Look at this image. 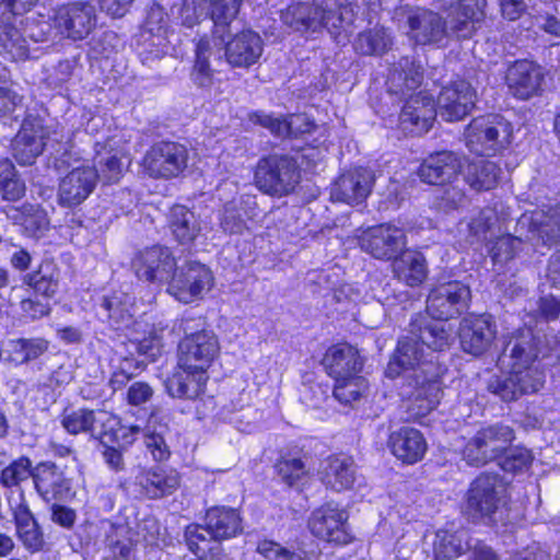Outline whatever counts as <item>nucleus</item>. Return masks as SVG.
Listing matches in <instances>:
<instances>
[{"label": "nucleus", "instance_id": "nucleus-10", "mask_svg": "<svg viewBox=\"0 0 560 560\" xmlns=\"http://www.w3.org/2000/svg\"><path fill=\"white\" fill-rule=\"evenodd\" d=\"M513 440L514 431L509 425L482 428L465 445L463 457L469 465H485L503 454Z\"/></svg>", "mask_w": 560, "mask_h": 560}, {"label": "nucleus", "instance_id": "nucleus-5", "mask_svg": "<svg viewBox=\"0 0 560 560\" xmlns=\"http://www.w3.org/2000/svg\"><path fill=\"white\" fill-rule=\"evenodd\" d=\"M55 166L59 171L70 168L59 179L57 199L60 206L73 208L80 206L93 192L98 182L95 165L82 160L80 152L67 137L65 144L54 149Z\"/></svg>", "mask_w": 560, "mask_h": 560}, {"label": "nucleus", "instance_id": "nucleus-42", "mask_svg": "<svg viewBox=\"0 0 560 560\" xmlns=\"http://www.w3.org/2000/svg\"><path fill=\"white\" fill-rule=\"evenodd\" d=\"M2 16L4 20L0 21V56L9 61L25 59L28 55L26 39L10 22L11 18Z\"/></svg>", "mask_w": 560, "mask_h": 560}, {"label": "nucleus", "instance_id": "nucleus-19", "mask_svg": "<svg viewBox=\"0 0 560 560\" xmlns=\"http://www.w3.org/2000/svg\"><path fill=\"white\" fill-rule=\"evenodd\" d=\"M55 25L66 37L81 40L96 25V8L86 1L71 2L62 5L55 14Z\"/></svg>", "mask_w": 560, "mask_h": 560}, {"label": "nucleus", "instance_id": "nucleus-25", "mask_svg": "<svg viewBox=\"0 0 560 560\" xmlns=\"http://www.w3.org/2000/svg\"><path fill=\"white\" fill-rule=\"evenodd\" d=\"M410 36L417 44H439L447 37L446 21L431 10L417 8L407 16Z\"/></svg>", "mask_w": 560, "mask_h": 560}, {"label": "nucleus", "instance_id": "nucleus-58", "mask_svg": "<svg viewBox=\"0 0 560 560\" xmlns=\"http://www.w3.org/2000/svg\"><path fill=\"white\" fill-rule=\"evenodd\" d=\"M26 218L23 221V232L30 237H39L48 228L46 214L34 206L26 207Z\"/></svg>", "mask_w": 560, "mask_h": 560}, {"label": "nucleus", "instance_id": "nucleus-61", "mask_svg": "<svg viewBox=\"0 0 560 560\" xmlns=\"http://www.w3.org/2000/svg\"><path fill=\"white\" fill-rule=\"evenodd\" d=\"M98 179L103 178L107 184L117 182L122 172L121 161L114 154H107L98 160Z\"/></svg>", "mask_w": 560, "mask_h": 560}, {"label": "nucleus", "instance_id": "nucleus-32", "mask_svg": "<svg viewBox=\"0 0 560 560\" xmlns=\"http://www.w3.org/2000/svg\"><path fill=\"white\" fill-rule=\"evenodd\" d=\"M135 485L144 497L160 499L172 494L178 488L179 477L175 471L152 467L140 470L136 476Z\"/></svg>", "mask_w": 560, "mask_h": 560}, {"label": "nucleus", "instance_id": "nucleus-35", "mask_svg": "<svg viewBox=\"0 0 560 560\" xmlns=\"http://www.w3.org/2000/svg\"><path fill=\"white\" fill-rule=\"evenodd\" d=\"M241 522L236 510L228 508H211L205 517L208 535L213 541H222L238 535L242 532Z\"/></svg>", "mask_w": 560, "mask_h": 560}, {"label": "nucleus", "instance_id": "nucleus-34", "mask_svg": "<svg viewBox=\"0 0 560 560\" xmlns=\"http://www.w3.org/2000/svg\"><path fill=\"white\" fill-rule=\"evenodd\" d=\"M486 3V0H475L472 4L463 3L446 22L447 36L454 35L458 39L470 38L485 20Z\"/></svg>", "mask_w": 560, "mask_h": 560}, {"label": "nucleus", "instance_id": "nucleus-39", "mask_svg": "<svg viewBox=\"0 0 560 560\" xmlns=\"http://www.w3.org/2000/svg\"><path fill=\"white\" fill-rule=\"evenodd\" d=\"M248 117L253 124L260 125L269 129L271 133L279 137H296L300 133L308 132L311 130L310 124H305L306 118L302 115H293L287 120L256 112L249 114Z\"/></svg>", "mask_w": 560, "mask_h": 560}, {"label": "nucleus", "instance_id": "nucleus-18", "mask_svg": "<svg viewBox=\"0 0 560 560\" xmlns=\"http://www.w3.org/2000/svg\"><path fill=\"white\" fill-rule=\"evenodd\" d=\"M349 514L337 504L327 503L316 509L310 520L308 527L314 536L327 542L346 545L351 541L347 521Z\"/></svg>", "mask_w": 560, "mask_h": 560}, {"label": "nucleus", "instance_id": "nucleus-63", "mask_svg": "<svg viewBox=\"0 0 560 560\" xmlns=\"http://www.w3.org/2000/svg\"><path fill=\"white\" fill-rule=\"evenodd\" d=\"M154 394L153 388L145 382H133L126 394V400L131 406H141L148 402Z\"/></svg>", "mask_w": 560, "mask_h": 560}, {"label": "nucleus", "instance_id": "nucleus-22", "mask_svg": "<svg viewBox=\"0 0 560 560\" xmlns=\"http://www.w3.org/2000/svg\"><path fill=\"white\" fill-rule=\"evenodd\" d=\"M375 176L365 167L350 170L335 182L331 187L332 201L343 202L350 206L361 205L372 191Z\"/></svg>", "mask_w": 560, "mask_h": 560}, {"label": "nucleus", "instance_id": "nucleus-55", "mask_svg": "<svg viewBox=\"0 0 560 560\" xmlns=\"http://www.w3.org/2000/svg\"><path fill=\"white\" fill-rule=\"evenodd\" d=\"M167 329L168 324L163 320L153 323L152 327L147 332L148 335L138 341L137 349L139 353L147 355L151 360H155L161 354L164 332Z\"/></svg>", "mask_w": 560, "mask_h": 560}, {"label": "nucleus", "instance_id": "nucleus-7", "mask_svg": "<svg viewBox=\"0 0 560 560\" xmlns=\"http://www.w3.org/2000/svg\"><path fill=\"white\" fill-rule=\"evenodd\" d=\"M512 125L499 115L480 116L468 125L467 148L479 155H494L505 149L512 139Z\"/></svg>", "mask_w": 560, "mask_h": 560}, {"label": "nucleus", "instance_id": "nucleus-16", "mask_svg": "<svg viewBox=\"0 0 560 560\" xmlns=\"http://www.w3.org/2000/svg\"><path fill=\"white\" fill-rule=\"evenodd\" d=\"M504 488L497 475L481 474L467 492L466 510L474 521L491 517L498 510Z\"/></svg>", "mask_w": 560, "mask_h": 560}, {"label": "nucleus", "instance_id": "nucleus-64", "mask_svg": "<svg viewBox=\"0 0 560 560\" xmlns=\"http://www.w3.org/2000/svg\"><path fill=\"white\" fill-rule=\"evenodd\" d=\"M11 510L16 532L37 523L23 495L21 497V501L12 506Z\"/></svg>", "mask_w": 560, "mask_h": 560}, {"label": "nucleus", "instance_id": "nucleus-41", "mask_svg": "<svg viewBox=\"0 0 560 560\" xmlns=\"http://www.w3.org/2000/svg\"><path fill=\"white\" fill-rule=\"evenodd\" d=\"M393 270L398 280L409 287H416L427 277L424 257L420 253L402 252L393 264Z\"/></svg>", "mask_w": 560, "mask_h": 560}, {"label": "nucleus", "instance_id": "nucleus-21", "mask_svg": "<svg viewBox=\"0 0 560 560\" xmlns=\"http://www.w3.org/2000/svg\"><path fill=\"white\" fill-rule=\"evenodd\" d=\"M466 164L464 156L453 151H440L427 156L418 167L417 175L429 185L453 184Z\"/></svg>", "mask_w": 560, "mask_h": 560}, {"label": "nucleus", "instance_id": "nucleus-37", "mask_svg": "<svg viewBox=\"0 0 560 560\" xmlns=\"http://www.w3.org/2000/svg\"><path fill=\"white\" fill-rule=\"evenodd\" d=\"M320 475L326 487L335 491L349 489L355 479L354 462L350 457H329L322 464Z\"/></svg>", "mask_w": 560, "mask_h": 560}, {"label": "nucleus", "instance_id": "nucleus-48", "mask_svg": "<svg viewBox=\"0 0 560 560\" xmlns=\"http://www.w3.org/2000/svg\"><path fill=\"white\" fill-rule=\"evenodd\" d=\"M256 551L266 560H317L318 555L301 547L283 546L273 540H260Z\"/></svg>", "mask_w": 560, "mask_h": 560}, {"label": "nucleus", "instance_id": "nucleus-56", "mask_svg": "<svg viewBox=\"0 0 560 560\" xmlns=\"http://www.w3.org/2000/svg\"><path fill=\"white\" fill-rule=\"evenodd\" d=\"M522 243L511 234H505L497 238L490 249L491 258L494 264H504L513 259L520 250Z\"/></svg>", "mask_w": 560, "mask_h": 560}, {"label": "nucleus", "instance_id": "nucleus-44", "mask_svg": "<svg viewBox=\"0 0 560 560\" xmlns=\"http://www.w3.org/2000/svg\"><path fill=\"white\" fill-rule=\"evenodd\" d=\"M500 174L501 170L494 162L479 160L467 164L464 178L475 190H489L495 187Z\"/></svg>", "mask_w": 560, "mask_h": 560}, {"label": "nucleus", "instance_id": "nucleus-57", "mask_svg": "<svg viewBox=\"0 0 560 560\" xmlns=\"http://www.w3.org/2000/svg\"><path fill=\"white\" fill-rule=\"evenodd\" d=\"M278 474L289 486H294L307 472L301 458L288 457L277 464Z\"/></svg>", "mask_w": 560, "mask_h": 560}, {"label": "nucleus", "instance_id": "nucleus-62", "mask_svg": "<svg viewBox=\"0 0 560 560\" xmlns=\"http://www.w3.org/2000/svg\"><path fill=\"white\" fill-rule=\"evenodd\" d=\"M185 538L189 550L196 555L206 550V548L201 546L202 542L212 540L208 535L207 523H205L203 526L196 524L187 526Z\"/></svg>", "mask_w": 560, "mask_h": 560}, {"label": "nucleus", "instance_id": "nucleus-60", "mask_svg": "<svg viewBox=\"0 0 560 560\" xmlns=\"http://www.w3.org/2000/svg\"><path fill=\"white\" fill-rule=\"evenodd\" d=\"M18 538L31 553L39 552L45 547L44 533L38 523L16 532Z\"/></svg>", "mask_w": 560, "mask_h": 560}, {"label": "nucleus", "instance_id": "nucleus-15", "mask_svg": "<svg viewBox=\"0 0 560 560\" xmlns=\"http://www.w3.org/2000/svg\"><path fill=\"white\" fill-rule=\"evenodd\" d=\"M361 249L376 259H396L406 248L407 238L404 230L392 225L372 226L359 236Z\"/></svg>", "mask_w": 560, "mask_h": 560}, {"label": "nucleus", "instance_id": "nucleus-9", "mask_svg": "<svg viewBox=\"0 0 560 560\" xmlns=\"http://www.w3.org/2000/svg\"><path fill=\"white\" fill-rule=\"evenodd\" d=\"M59 133L50 131L40 117L28 115L11 143L12 154L20 165H32L35 160L43 153L44 148L51 142L57 144H65L62 139L63 135L58 138Z\"/></svg>", "mask_w": 560, "mask_h": 560}, {"label": "nucleus", "instance_id": "nucleus-20", "mask_svg": "<svg viewBox=\"0 0 560 560\" xmlns=\"http://www.w3.org/2000/svg\"><path fill=\"white\" fill-rule=\"evenodd\" d=\"M118 424L119 419L110 412L86 408L65 412L61 418L62 428L72 435L86 433L93 438H105Z\"/></svg>", "mask_w": 560, "mask_h": 560}, {"label": "nucleus", "instance_id": "nucleus-38", "mask_svg": "<svg viewBox=\"0 0 560 560\" xmlns=\"http://www.w3.org/2000/svg\"><path fill=\"white\" fill-rule=\"evenodd\" d=\"M48 350V341L43 338L10 339L5 345L4 363L21 365L36 360Z\"/></svg>", "mask_w": 560, "mask_h": 560}, {"label": "nucleus", "instance_id": "nucleus-24", "mask_svg": "<svg viewBox=\"0 0 560 560\" xmlns=\"http://www.w3.org/2000/svg\"><path fill=\"white\" fill-rule=\"evenodd\" d=\"M475 100L476 93L467 81H454L439 94V113L447 121L460 120L471 110Z\"/></svg>", "mask_w": 560, "mask_h": 560}, {"label": "nucleus", "instance_id": "nucleus-23", "mask_svg": "<svg viewBox=\"0 0 560 560\" xmlns=\"http://www.w3.org/2000/svg\"><path fill=\"white\" fill-rule=\"evenodd\" d=\"M462 349L475 357L481 355L492 346L497 326L489 315L465 317L458 330Z\"/></svg>", "mask_w": 560, "mask_h": 560}, {"label": "nucleus", "instance_id": "nucleus-13", "mask_svg": "<svg viewBox=\"0 0 560 560\" xmlns=\"http://www.w3.org/2000/svg\"><path fill=\"white\" fill-rule=\"evenodd\" d=\"M470 290L460 281H447L431 289L427 299V310L438 323L460 315L468 308Z\"/></svg>", "mask_w": 560, "mask_h": 560}, {"label": "nucleus", "instance_id": "nucleus-51", "mask_svg": "<svg viewBox=\"0 0 560 560\" xmlns=\"http://www.w3.org/2000/svg\"><path fill=\"white\" fill-rule=\"evenodd\" d=\"M368 392V382L358 375L335 381L334 396L343 405H352Z\"/></svg>", "mask_w": 560, "mask_h": 560}, {"label": "nucleus", "instance_id": "nucleus-30", "mask_svg": "<svg viewBox=\"0 0 560 560\" xmlns=\"http://www.w3.org/2000/svg\"><path fill=\"white\" fill-rule=\"evenodd\" d=\"M208 378V373L177 365L173 374L165 381V388L173 398L192 400L205 392Z\"/></svg>", "mask_w": 560, "mask_h": 560}, {"label": "nucleus", "instance_id": "nucleus-47", "mask_svg": "<svg viewBox=\"0 0 560 560\" xmlns=\"http://www.w3.org/2000/svg\"><path fill=\"white\" fill-rule=\"evenodd\" d=\"M393 45L389 32L383 26H375L358 35L353 47L357 52L365 56L383 55Z\"/></svg>", "mask_w": 560, "mask_h": 560}, {"label": "nucleus", "instance_id": "nucleus-59", "mask_svg": "<svg viewBox=\"0 0 560 560\" xmlns=\"http://www.w3.org/2000/svg\"><path fill=\"white\" fill-rule=\"evenodd\" d=\"M505 452L506 455L500 464L505 471L523 470L527 468L533 460L530 452L524 447H514Z\"/></svg>", "mask_w": 560, "mask_h": 560}, {"label": "nucleus", "instance_id": "nucleus-14", "mask_svg": "<svg viewBox=\"0 0 560 560\" xmlns=\"http://www.w3.org/2000/svg\"><path fill=\"white\" fill-rule=\"evenodd\" d=\"M521 243L530 242L534 245H553L560 242V209L545 215L544 211L523 213L515 225V235Z\"/></svg>", "mask_w": 560, "mask_h": 560}, {"label": "nucleus", "instance_id": "nucleus-53", "mask_svg": "<svg viewBox=\"0 0 560 560\" xmlns=\"http://www.w3.org/2000/svg\"><path fill=\"white\" fill-rule=\"evenodd\" d=\"M34 468L28 457L21 456L15 460L9 462L2 468L0 474V483L5 488L19 487L21 482L27 480L30 477L33 479Z\"/></svg>", "mask_w": 560, "mask_h": 560}, {"label": "nucleus", "instance_id": "nucleus-27", "mask_svg": "<svg viewBox=\"0 0 560 560\" xmlns=\"http://www.w3.org/2000/svg\"><path fill=\"white\" fill-rule=\"evenodd\" d=\"M505 80L509 90L515 97L527 100L540 90L544 72L535 62L523 59L509 67Z\"/></svg>", "mask_w": 560, "mask_h": 560}, {"label": "nucleus", "instance_id": "nucleus-1", "mask_svg": "<svg viewBox=\"0 0 560 560\" xmlns=\"http://www.w3.org/2000/svg\"><path fill=\"white\" fill-rule=\"evenodd\" d=\"M446 326L443 323H412L409 335L398 341L385 371L390 378L402 375L400 396L410 402L409 409L418 417L435 409L442 396L441 376L445 368L433 352L450 346L452 334Z\"/></svg>", "mask_w": 560, "mask_h": 560}, {"label": "nucleus", "instance_id": "nucleus-33", "mask_svg": "<svg viewBox=\"0 0 560 560\" xmlns=\"http://www.w3.org/2000/svg\"><path fill=\"white\" fill-rule=\"evenodd\" d=\"M388 446L395 457L406 464L422 459L427 452V442L416 429L404 427L390 434Z\"/></svg>", "mask_w": 560, "mask_h": 560}, {"label": "nucleus", "instance_id": "nucleus-45", "mask_svg": "<svg viewBox=\"0 0 560 560\" xmlns=\"http://www.w3.org/2000/svg\"><path fill=\"white\" fill-rule=\"evenodd\" d=\"M468 548L465 532L440 529L435 533L433 555L435 560H454Z\"/></svg>", "mask_w": 560, "mask_h": 560}, {"label": "nucleus", "instance_id": "nucleus-52", "mask_svg": "<svg viewBox=\"0 0 560 560\" xmlns=\"http://www.w3.org/2000/svg\"><path fill=\"white\" fill-rule=\"evenodd\" d=\"M100 307L103 311L104 318L116 329L128 326L130 323L131 313L126 299L122 300V296L116 294L104 296Z\"/></svg>", "mask_w": 560, "mask_h": 560}, {"label": "nucleus", "instance_id": "nucleus-40", "mask_svg": "<svg viewBox=\"0 0 560 560\" xmlns=\"http://www.w3.org/2000/svg\"><path fill=\"white\" fill-rule=\"evenodd\" d=\"M167 223L174 237L182 244L191 243L200 233L195 213L182 205L170 209Z\"/></svg>", "mask_w": 560, "mask_h": 560}, {"label": "nucleus", "instance_id": "nucleus-8", "mask_svg": "<svg viewBox=\"0 0 560 560\" xmlns=\"http://www.w3.org/2000/svg\"><path fill=\"white\" fill-rule=\"evenodd\" d=\"M254 180L256 187L265 194L288 195L300 182L299 166L288 155H269L258 161Z\"/></svg>", "mask_w": 560, "mask_h": 560}, {"label": "nucleus", "instance_id": "nucleus-26", "mask_svg": "<svg viewBox=\"0 0 560 560\" xmlns=\"http://www.w3.org/2000/svg\"><path fill=\"white\" fill-rule=\"evenodd\" d=\"M230 34H224L222 54L232 67L248 68L256 63L262 54V40L253 31H244L226 40Z\"/></svg>", "mask_w": 560, "mask_h": 560}, {"label": "nucleus", "instance_id": "nucleus-49", "mask_svg": "<svg viewBox=\"0 0 560 560\" xmlns=\"http://www.w3.org/2000/svg\"><path fill=\"white\" fill-rule=\"evenodd\" d=\"M242 0H213L211 5V18L213 32L210 37L219 35L224 42V34H230L229 25L236 18Z\"/></svg>", "mask_w": 560, "mask_h": 560}, {"label": "nucleus", "instance_id": "nucleus-6", "mask_svg": "<svg viewBox=\"0 0 560 560\" xmlns=\"http://www.w3.org/2000/svg\"><path fill=\"white\" fill-rule=\"evenodd\" d=\"M171 331L185 335L178 343V366L208 373L220 352L215 334L203 328L201 318L195 317L180 318Z\"/></svg>", "mask_w": 560, "mask_h": 560}, {"label": "nucleus", "instance_id": "nucleus-12", "mask_svg": "<svg viewBox=\"0 0 560 560\" xmlns=\"http://www.w3.org/2000/svg\"><path fill=\"white\" fill-rule=\"evenodd\" d=\"M213 284L212 272L205 265L187 261L177 266L167 285V292L182 303H191L201 299Z\"/></svg>", "mask_w": 560, "mask_h": 560}, {"label": "nucleus", "instance_id": "nucleus-28", "mask_svg": "<svg viewBox=\"0 0 560 560\" xmlns=\"http://www.w3.org/2000/svg\"><path fill=\"white\" fill-rule=\"evenodd\" d=\"M33 482L36 492L45 502L63 500L70 489V480L51 462H42L34 467Z\"/></svg>", "mask_w": 560, "mask_h": 560}, {"label": "nucleus", "instance_id": "nucleus-2", "mask_svg": "<svg viewBox=\"0 0 560 560\" xmlns=\"http://www.w3.org/2000/svg\"><path fill=\"white\" fill-rule=\"evenodd\" d=\"M423 80V68L413 57H401L390 65L387 89L390 94L407 97L400 116V128L405 132L422 135L430 130L436 116L433 97L427 92H415Z\"/></svg>", "mask_w": 560, "mask_h": 560}, {"label": "nucleus", "instance_id": "nucleus-4", "mask_svg": "<svg viewBox=\"0 0 560 560\" xmlns=\"http://www.w3.org/2000/svg\"><path fill=\"white\" fill-rule=\"evenodd\" d=\"M539 355L549 359L552 364L560 361V340L557 336H545L544 340H536L532 331L526 329L510 338L499 358L500 363L522 378L525 386L535 385L538 380L539 384L526 392V395L537 393L544 386L542 370L533 365Z\"/></svg>", "mask_w": 560, "mask_h": 560}, {"label": "nucleus", "instance_id": "nucleus-17", "mask_svg": "<svg viewBox=\"0 0 560 560\" xmlns=\"http://www.w3.org/2000/svg\"><path fill=\"white\" fill-rule=\"evenodd\" d=\"M132 268L140 280L151 283H167L168 285L177 264L170 248L152 246L136 255Z\"/></svg>", "mask_w": 560, "mask_h": 560}, {"label": "nucleus", "instance_id": "nucleus-50", "mask_svg": "<svg viewBox=\"0 0 560 560\" xmlns=\"http://www.w3.org/2000/svg\"><path fill=\"white\" fill-rule=\"evenodd\" d=\"M0 194L3 199L12 201L25 194V184L10 159L0 160Z\"/></svg>", "mask_w": 560, "mask_h": 560}, {"label": "nucleus", "instance_id": "nucleus-46", "mask_svg": "<svg viewBox=\"0 0 560 560\" xmlns=\"http://www.w3.org/2000/svg\"><path fill=\"white\" fill-rule=\"evenodd\" d=\"M252 210L242 200L228 202L220 214V226L228 234H243L248 231Z\"/></svg>", "mask_w": 560, "mask_h": 560}, {"label": "nucleus", "instance_id": "nucleus-31", "mask_svg": "<svg viewBox=\"0 0 560 560\" xmlns=\"http://www.w3.org/2000/svg\"><path fill=\"white\" fill-rule=\"evenodd\" d=\"M323 364L328 375L337 381L358 375L363 361L355 348L350 345H337L327 350Z\"/></svg>", "mask_w": 560, "mask_h": 560}, {"label": "nucleus", "instance_id": "nucleus-54", "mask_svg": "<svg viewBox=\"0 0 560 560\" xmlns=\"http://www.w3.org/2000/svg\"><path fill=\"white\" fill-rule=\"evenodd\" d=\"M538 384L539 382L536 380L535 385L532 384L527 387L522 384V378L515 376L514 372L510 370V374L505 378L491 382L489 389L503 400L510 401L517 399L522 395H526V392L534 389Z\"/></svg>", "mask_w": 560, "mask_h": 560}, {"label": "nucleus", "instance_id": "nucleus-43", "mask_svg": "<svg viewBox=\"0 0 560 560\" xmlns=\"http://www.w3.org/2000/svg\"><path fill=\"white\" fill-rule=\"evenodd\" d=\"M59 268L52 260H43L37 270L24 276L23 282L36 293L51 298L59 287Z\"/></svg>", "mask_w": 560, "mask_h": 560}, {"label": "nucleus", "instance_id": "nucleus-11", "mask_svg": "<svg viewBox=\"0 0 560 560\" xmlns=\"http://www.w3.org/2000/svg\"><path fill=\"white\" fill-rule=\"evenodd\" d=\"M188 151L185 145L173 141L154 143L142 159L144 173L152 178L177 177L187 167Z\"/></svg>", "mask_w": 560, "mask_h": 560}, {"label": "nucleus", "instance_id": "nucleus-29", "mask_svg": "<svg viewBox=\"0 0 560 560\" xmlns=\"http://www.w3.org/2000/svg\"><path fill=\"white\" fill-rule=\"evenodd\" d=\"M222 38L201 37L195 48V60L190 72L191 81L199 88H210L213 84L214 70L211 67L210 58L221 60L223 55Z\"/></svg>", "mask_w": 560, "mask_h": 560}, {"label": "nucleus", "instance_id": "nucleus-36", "mask_svg": "<svg viewBox=\"0 0 560 560\" xmlns=\"http://www.w3.org/2000/svg\"><path fill=\"white\" fill-rule=\"evenodd\" d=\"M508 217L509 212L501 202L495 203L493 207L481 209L466 223V229L469 232V242L486 240L488 233H492L495 229L500 231Z\"/></svg>", "mask_w": 560, "mask_h": 560}, {"label": "nucleus", "instance_id": "nucleus-3", "mask_svg": "<svg viewBox=\"0 0 560 560\" xmlns=\"http://www.w3.org/2000/svg\"><path fill=\"white\" fill-rule=\"evenodd\" d=\"M282 22L301 34L318 33L326 28L338 42L346 40L351 33L354 12L347 0L299 1L281 12Z\"/></svg>", "mask_w": 560, "mask_h": 560}]
</instances>
